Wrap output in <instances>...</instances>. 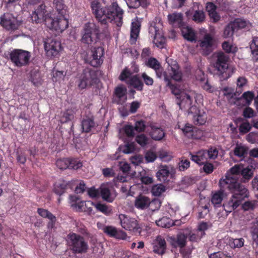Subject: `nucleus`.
Wrapping results in <instances>:
<instances>
[{"instance_id":"obj_1","label":"nucleus","mask_w":258,"mask_h":258,"mask_svg":"<svg viewBox=\"0 0 258 258\" xmlns=\"http://www.w3.org/2000/svg\"><path fill=\"white\" fill-rule=\"evenodd\" d=\"M91 8L96 19L101 25H104V29L107 28L108 22L113 23L117 27L121 26L124 12L117 2H113L110 6L101 8L100 3L94 0L91 2Z\"/></svg>"},{"instance_id":"obj_2","label":"nucleus","mask_w":258,"mask_h":258,"mask_svg":"<svg viewBox=\"0 0 258 258\" xmlns=\"http://www.w3.org/2000/svg\"><path fill=\"white\" fill-rule=\"evenodd\" d=\"M53 5L59 15L54 18L51 17H46L45 19V24L51 30H54L57 32H62L69 26V22L64 17L65 6L62 0H54Z\"/></svg>"},{"instance_id":"obj_3","label":"nucleus","mask_w":258,"mask_h":258,"mask_svg":"<svg viewBox=\"0 0 258 258\" xmlns=\"http://www.w3.org/2000/svg\"><path fill=\"white\" fill-rule=\"evenodd\" d=\"M242 166L235 165L227 171L225 178H221L219 181V186L223 190H240L244 188L248 190L244 185L238 181L240 177Z\"/></svg>"},{"instance_id":"obj_4","label":"nucleus","mask_w":258,"mask_h":258,"mask_svg":"<svg viewBox=\"0 0 258 258\" xmlns=\"http://www.w3.org/2000/svg\"><path fill=\"white\" fill-rule=\"evenodd\" d=\"M229 60V56L223 52H219L216 54L214 68L221 80H227L234 72L233 67L228 64Z\"/></svg>"},{"instance_id":"obj_5","label":"nucleus","mask_w":258,"mask_h":258,"mask_svg":"<svg viewBox=\"0 0 258 258\" xmlns=\"http://www.w3.org/2000/svg\"><path fill=\"white\" fill-rule=\"evenodd\" d=\"M66 241L70 249L74 254L85 253L89 249L88 242L85 238L73 232H71L67 235Z\"/></svg>"},{"instance_id":"obj_6","label":"nucleus","mask_w":258,"mask_h":258,"mask_svg":"<svg viewBox=\"0 0 258 258\" xmlns=\"http://www.w3.org/2000/svg\"><path fill=\"white\" fill-rule=\"evenodd\" d=\"M232 194L230 200L223 204V207L226 213H231L232 211L238 208L242 202L249 196V191L242 188L240 191L237 190H228Z\"/></svg>"},{"instance_id":"obj_7","label":"nucleus","mask_w":258,"mask_h":258,"mask_svg":"<svg viewBox=\"0 0 258 258\" xmlns=\"http://www.w3.org/2000/svg\"><path fill=\"white\" fill-rule=\"evenodd\" d=\"M100 31L99 27L95 23L90 22L85 24L81 32V41L86 44H91L98 38Z\"/></svg>"},{"instance_id":"obj_8","label":"nucleus","mask_w":258,"mask_h":258,"mask_svg":"<svg viewBox=\"0 0 258 258\" xmlns=\"http://www.w3.org/2000/svg\"><path fill=\"white\" fill-rule=\"evenodd\" d=\"M99 82L98 72L91 68L84 69L80 76L78 86L83 89L87 86L97 84Z\"/></svg>"},{"instance_id":"obj_9","label":"nucleus","mask_w":258,"mask_h":258,"mask_svg":"<svg viewBox=\"0 0 258 258\" xmlns=\"http://www.w3.org/2000/svg\"><path fill=\"white\" fill-rule=\"evenodd\" d=\"M10 59L17 67L28 65L31 56V53L21 49H15L9 54Z\"/></svg>"},{"instance_id":"obj_10","label":"nucleus","mask_w":258,"mask_h":258,"mask_svg":"<svg viewBox=\"0 0 258 258\" xmlns=\"http://www.w3.org/2000/svg\"><path fill=\"white\" fill-rule=\"evenodd\" d=\"M44 49L46 55L50 58L58 57L62 49L61 42L53 39H48L44 42Z\"/></svg>"},{"instance_id":"obj_11","label":"nucleus","mask_w":258,"mask_h":258,"mask_svg":"<svg viewBox=\"0 0 258 258\" xmlns=\"http://www.w3.org/2000/svg\"><path fill=\"white\" fill-rule=\"evenodd\" d=\"M0 25L7 30L15 31L18 29L21 23L12 14L6 13L0 17Z\"/></svg>"},{"instance_id":"obj_12","label":"nucleus","mask_w":258,"mask_h":258,"mask_svg":"<svg viewBox=\"0 0 258 258\" xmlns=\"http://www.w3.org/2000/svg\"><path fill=\"white\" fill-rule=\"evenodd\" d=\"M118 218L121 227L126 230L136 232L140 228L138 221L134 218L121 214Z\"/></svg>"},{"instance_id":"obj_13","label":"nucleus","mask_w":258,"mask_h":258,"mask_svg":"<svg viewBox=\"0 0 258 258\" xmlns=\"http://www.w3.org/2000/svg\"><path fill=\"white\" fill-rule=\"evenodd\" d=\"M91 55L88 58V63L92 67L97 68L103 61L104 49L102 47H94L91 50Z\"/></svg>"},{"instance_id":"obj_14","label":"nucleus","mask_w":258,"mask_h":258,"mask_svg":"<svg viewBox=\"0 0 258 258\" xmlns=\"http://www.w3.org/2000/svg\"><path fill=\"white\" fill-rule=\"evenodd\" d=\"M149 33L150 37L153 39V43L157 47L160 48L164 47L166 38L157 26H150L149 28Z\"/></svg>"},{"instance_id":"obj_15","label":"nucleus","mask_w":258,"mask_h":258,"mask_svg":"<svg viewBox=\"0 0 258 258\" xmlns=\"http://www.w3.org/2000/svg\"><path fill=\"white\" fill-rule=\"evenodd\" d=\"M178 128L182 130L184 134L188 138L195 139H199L203 136L202 131L197 130L194 126L188 123L181 126L178 124Z\"/></svg>"},{"instance_id":"obj_16","label":"nucleus","mask_w":258,"mask_h":258,"mask_svg":"<svg viewBox=\"0 0 258 258\" xmlns=\"http://www.w3.org/2000/svg\"><path fill=\"white\" fill-rule=\"evenodd\" d=\"M145 63L147 67L151 68L155 71L157 78H161L162 76L164 77L165 73L167 74L165 72H163L161 63L154 57H150L145 61Z\"/></svg>"},{"instance_id":"obj_17","label":"nucleus","mask_w":258,"mask_h":258,"mask_svg":"<svg viewBox=\"0 0 258 258\" xmlns=\"http://www.w3.org/2000/svg\"><path fill=\"white\" fill-rule=\"evenodd\" d=\"M46 17H50L46 14V6L44 4H41L32 13L31 20L37 24L40 23L42 21L45 22Z\"/></svg>"},{"instance_id":"obj_18","label":"nucleus","mask_w":258,"mask_h":258,"mask_svg":"<svg viewBox=\"0 0 258 258\" xmlns=\"http://www.w3.org/2000/svg\"><path fill=\"white\" fill-rule=\"evenodd\" d=\"M153 251L159 255L165 253L167 245L165 239L161 235H158L152 243Z\"/></svg>"},{"instance_id":"obj_19","label":"nucleus","mask_w":258,"mask_h":258,"mask_svg":"<svg viewBox=\"0 0 258 258\" xmlns=\"http://www.w3.org/2000/svg\"><path fill=\"white\" fill-rule=\"evenodd\" d=\"M81 128L83 133H89L93 132L98 124L94 121L93 116H86L81 121Z\"/></svg>"},{"instance_id":"obj_20","label":"nucleus","mask_w":258,"mask_h":258,"mask_svg":"<svg viewBox=\"0 0 258 258\" xmlns=\"http://www.w3.org/2000/svg\"><path fill=\"white\" fill-rule=\"evenodd\" d=\"M195 110V114L193 115L192 121L196 125H203L205 123L207 119V115L203 110H200L196 106L190 108V112Z\"/></svg>"},{"instance_id":"obj_21","label":"nucleus","mask_w":258,"mask_h":258,"mask_svg":"<svg viewBox=\"0 0 258 258\" xmlns=\"http://www.w3.org/2000/svg\"><path fill=\"white\" fill-rule=\"evenodd\" d=\"M73 187V182L72 181H68L63 179L59 180L55 183L53 191L56 194L61 196L64 194L68 189H72Z\"/></svg>"},{"instance_id":"obj_22","label":"nucleus","mask_w":258,"mask_h":258,"mask_svg":"<svg viewBox=\"0 0 258 258\" xmlns=\"http://www.w3.org/2000/svg\"><path fill=\"white\" fill-rule=\"evenodd\" d=\"M187 238V234L179 232L176 237L171 238V244L175 248H184L186 244Z\"/></svg>"},{"instance_id":"obj_23","label":"nucleus","mask_w":258,"mask_h":258,"mask_svg":"<svg viewBox=\"0 0 258 258\" xmlns=\"http://www.w3.org/2000/svg\"><path fill=\"white\" fill-rule=\"evenodd\" d=\"M192 97L186 92L182 93L180 97H178L176 103L179 105L180 109L189 108L192 107Z\"/></svg>"},{"instance_id":"obj_24","label":"nucleus","mask_w":258,"mask_h":258,"mask_svg":"<svg viewBox=\"0 0 258 258\" xmlns=\"http://www.w3.org/2000/svg\"><path fill=\"white\" fill-rule=\"evenodd\" d=\"M213 44V38L211 34H206L200 43V46L204 50L205 55H208L211 53Z\"/></svg>"},{"instance_id":"obj_25","label":"nucleus","mask_w":258,"mask_h":258,"mask_svg":"<svg viewBox=\"0 0 258 258\" xmlns=\"http://www.w3.org/2000/svg\"><path fill=\"white\" fill-rule=\"evenodd\" d=\"M100 194L104 201L109 203H112L117 196L115 190L113 188L109 189L106 187H102L100 188Z\"/></svg>"},{"instance_id":"obj_26","label":"nucleus","mask_w":258,"mask_h":258,"mask_svg":"<svg viewBox=\"0 0 258 258\" xmlns=\"http://www.w3.org/2000/svg\"><path fill=\"white\" fill-rule=\"evenodd\" d=\"M70 204L71 208L77 212H82L85 210V201H81L79 196L70 195L69 197Z\"/></svg>"},{"instance_id":"obj_27","label":"nucleus","mask_w":258,"mask_h":258,"mask_svg":"<svg viewBox=\"0 0 258 258\" xmlns=\"http://www.w3.org/2000/svg\"><path fill=\"white\" fill-rule=\"evenodd\" d=\"M126 89L125 88L121 86H118L114 89V94L116 98L114 100V102L117 104H122L126 100Z\"/></svg>"},{"instance_id":"obj_28","label":"nucleus","mask_w":258,"mask_h":258,"mask_svg":"<svg viewBox=\"0 0 258 258\" xmlns=\"http://www.w3.org/2000/svg\"><path fill=\"white\" fill-rule=\"evenodd\" d=\"M150 199L143 195L137 196L135 201V207L140 210L146 209L150 206Z\"/></svg>"},{"instance_id":"obj_29","label":"nucleus","mask_w":258,"mask_h":258,"mask_svg":"<svg viewBox=\"0 0 258 258\" xmlns=\"http://www.w3.org/2000/svg\"><path fill=\"white\" fill-rule=\"evenodd\" d=\"M170 171L169 167L167 165H161L156 173V176L158 180L165 183L169 181Z\"/></svg>"},{"instance_id":"obj_30","label":"nucleus","mask_w":258,"mask_h":258,"mask_svg":"<svg viewBox=\"0 0 258 258\" xmlns=\"http://www.w3.org/2000/svg\"><path fill=\"white\" fill-rule=\"evenodd\" d=\"M150 127L151 128L150 135L152 139L160 141L164 137L165 133L161 127L157 126L155 124H151Z\"/></svg>"},{"instance_id":"obj_31","label":"nucleus","mask_w":258,"mask_h":258,"mask_svg":"<svg viewBox=\"0 0 258 258\" xmlns=\"http://www.w3.org/2000/svg\"><path fill=\"white\" fill-rule=\"evenodd\" d=\"M169 24L181 28L183 26V16L181 13H172L168 15Z\"/></svg>"},{"instance_id":"obj_32","label":"nucleus","mask_w":258,"mask_h":258,"mask_svg":"<svg viewBox=\"0 0 258 258\" xmlns=\"http://www.w3.org/2000/svg\"><path fill=\"white\" fill-rule=\"evenodd\" d=\"M170 75L171 78L176 81H180L182 79V74L179 69V66L176 61H174L170 65Z\"/></svg>"},{"instance_id":"obj_33","label":"nucleus","mask_w":258,"mask_h":258,"mask_svg":"<svg viewBox=\"0 0 258 258\" xmlns=\"http://www.w3.org/2000/svg\"><path fill=\"white\" fill-rule=\"evenodd\" d=\"M126 84L139 91H142L144 83L140 79L138 75H133L126 81Z\"/></svg>"},{"instance_id":"obj_34","label":"nucleus","mask_w":258,"mask_h":258,"mask_svg":"<svg viewBox=\"0 0 258 258\" xmlns=\"http://www.w3.org/2000/svg\"><path fill=\"white\" fill-rule=\"evenodd\" d=\"M141 24L138 21L132 23L130 35V43L131 44H135L140 31Z\"/></svg>"},{"instance_id":"obj_35","label":"nucleus","mask_w":258,"mask_h":258,"mask_svg":"<svg viewBox=\"0 0 258 258\" xmlns=\"http://www.w3.org/2000/svg\"><path fill=\"white\" fill-rule=\"evenodd\" d=\"M190 155L191 160L199 165H203L207 162L208 158L206 150H201L195 155L192 154H190Z\"/></svg>"},{"instance_id":"obj_36","label":"nucleus","mask_w":258,"mask_h":258,"mask_svg":"<svg viewBox=\"0 0 258 258\" xmlns=\"http://www.w3.org/2000/svg\"><path fill=\"white\" fill-rule=\"evenodd\" d=\"M183 37L190 42L196 41V34L193 29L188 26H182L181 28Z\"/></svg>"},{"instance_id":"obj_37","label":"nucleus","mask_w":258,"mask_h":258,"mask_svg":"<svg viewBox=\"0 0 258 258\" xmlns=\"http://www.w3.org/2000/svg\"><path fill=\"white\" fill-rule=\"evenodd\" d=\"M30 80L35 86L42 84V77L39 70L33 69L30 73Z\"/></svg>"},{"instance_id":"obj_38","label":"nucleus","mask_w":258,"mask_h":258,"mask_svg":"<svg viewBox=\"0 0 258 258\" xmlns=\"http://www.w3.org/2000/svg\"><path fill=\"white\" fill-rule=\"evenodd\" d=\"M164 79L167 83V86L171 89L172 93L176 96V100L178 99V97H180L182 93H185V92L182 91L179 89L176 85L172 84L171 80L168 78L167 74L165 73Z\"/></svg>"},{"instance_id":"obj_39","label":"nucleus","mask_w":258,"mask_h":258,"mask_svg":"<svg viewBox=\"0 0 258 258\" xmlns=\"http://www.w3.org/2000/svg\"><path fill=\"white\" fill-rule=\"evenodd\" d=\"M252 58L255 61H258V37L254 36L250 43Z\"/></svg>"},{"instance_id":"obj_40","label":"nucleus","mask_w":258,"mask_h":258,"mask_svg":"<svg viewBox=\"0 0 258 258\" xmlns=\"http://www.w3.org/2000/svg\"><path fill=\"white\" fill-rule=\"evenodd\" d=\"M221 190L216 192L212 196L211 202L215 207H218L221 204L223 199V192L227 189L223 190L221 187Z\"/></svg>"},{"instance_id":"obj_41","label":"nucleus","mask_w":258,"mask_h":258,"mask_svg":"<svg viewBox=\"0 0 258 258\" xmlns=\"http://www.w3.org/2000/svg\"><path fill=\"white\" fill-rule=\"evenodd\" d=\"M68 169L77 170L82 167L83 164L81 161L76 158H68Z\"/></svg>"},{"instance_id":"obj_42","label":"nucleus","mask_w":258,"mask_h":258,"mask_svg":"<svg viewBox=\"0 0 258 258\" xmlns=\"http://www.w3.org/2000/svg\"><path fill=\"white\" fill-rule=\"evenodd\" d=\"M157 226L162 228H170L173 225L172 220L167 217H163L158 220L156 221Z\"/></svg>"},{"instance_id":"obj_43","label":"nucleus","mask_w":258,"mask_h":258,"mask_svg":"<svg viewBox=\"0 0 258 258\" xmlns=\"http://www.w3.org/2000/svg\"><path fill=\"white\" fill-rule=\"evenodd\" d=\"M244 239L243 238H230L228 240V244L232 248L241 247L244 245Z\"/></svg>"},{"instance_id":"obj_44","label":"nucleus","mask_w":258,"mask_h":258,"mask_svg":"<svg viewBox=\"0 0 258 258\" xmlns=\"http://www.w3.org/2000/svg\"><path fill=\"white\" fill-rule=\"evenodd\" d=\"M192 19L197 23H202L205 21V14L203 10H196L192 15Z\"/></svg>"},{"instance_id":"obj_45","label":"nucleus","mask_w":258,"mask_h":258,"mask_svg":"<svg viewBox=\"0 0 258 258\" xmlns=\"http://www.w3.org/2000/svg\"><path fill=\"white\" fill-rule=\"evenodd\" d=\"M235 31L236 30L232 22H230L225 27L223 36L224 38L232 37Z\"/></svg>"},{"instance_id":"obj_46","label":"nucleus","mask_w":258,"mask_h":258,"mask_svg":"<svg viewBox=\"0 0 258 258\" xmlns=\"http://www.w3.org/2000/svg\"><path fill=\"white\" fill-rule=\"evenodd\" d=\"M37 213L38 214L44 218H47L49 220H54L55 216L46 209L43 208H38Z\"/></svg>"},{"instance_id":"obj_47","label":"nucleus","mask_w":258,"mask_h":258,"mask_svg":"<svg viewBox=\"0 0 258 258\" xmlns=\"http://www.w3.org/2000/svg\"><path fill=\"white\" fill-rule=\"evenodd\" d=\"M251 234L253 241L258 244V220L253 223L251 228Z\"/></svg>"},{"instance_id":"obj_48","label":"nucleus","mask_w":258,"mask_h":258,"mask_svg":"<svg viewBox=\"0 0 258 258\" xmlns=\"http://www.w3.org/2000/svg\"><path fill=\"white\" fill-rule=\"evenodd\" d=\"M165 191V187L162 184L154 185L151 189L153 195L155 196H160Z\"/></svg>"},{"instance_id":"obj_49","label":"nucleus","mask_w":258,"mask_h":258,"mask_svg":"<svg viewBox=\"0 0 258 258\" xmlns=\"http://www.w3.org/2000/svg\"><path fill=\"white\" fill-rule=\"evenodd\" d=\"M68 158H59L56 160L55 165L60 170L68 169Z\"/></svg>"},{"instance_id":"obj_50","label":"nucleus","mask_w":258,"mask_h":258,"mask_svg":"<svg viewBox=\"0 0 258 258\" xmlns=\"http://www.w3.org/2000/svg\"><path fill=\"white\" fill-rule=\"evenodd\" d=\"M74 117V112L72 110L68 109L65 111L61 118V121L62 123H66L72 120Z\"/></svg>"},{"instance_id":"obj_51","label":"nucleus","mask_w":258,"mask_h":258,"mask_svg":"<svg viewBox=\"0 0 258 258\" xmlns=\"http://www.w3.org/2000/svg\"><path fill=\"white\" fill-rule=\"evenodd\" d=\"M223 49L227 53H235L237 51V48L232 46L228 41H224L222 44Z\"/></svg>"},{"instance_id":"obj_52","label":"nucleus","mask_w":258,"mask_h":258,"mask_svg":"<svg viewBox=\"0 0 258 258\" xmlns=\"http://www.w3.org/2000/svg\"><path fill=\"white\" fill-rule=\"evenodd\" d=\"M254 98V94L252 91L245 92L242 95L241 99L245 100V103L247 105H249Z\"/></svg>"},{"instance_id":"obj_53","label":"nucleus","mask_w":258,"mask_h":258,"mask_svg":"<svg viewBox=\"0 0 258 258\" xmlns=\"http://www.w3.org/2000/svg\"><path fill=\"white\" fill-rule=\"evenodd\" d=\"M104 232L110 237H117V231L115 227L112 226H106L103 228Z\"/></svg>"},{"instance_id":"obj_54","label":"nucleus","mask_w":258,"mask_h":258,"mask_svg":"<svg viewBox=\"0 0 258 258\" xmlns=\"http://www.w3.org/2000/svg\"><path fill=\"white\" fill-rule=\"evenodd\" d=\"M242 176V178L244 179V180H249L252 176V170L248 168H243L242 166V168L241 170V172L240 174V177Z\"/></svg>"},{"instance_id":"obj_55","label":"nucleus","mask_w":258,"mask_h":258,"mask_svg":"<svg viewBox=\"0 0 258 258\" xmlns=\"http://www.w3.org/2000/svg\"><path fill=\"white\" fill-rule=\"evenodd\" d=\"M135 131L137 132L141 133L144 132L146 125V121L144 120H140L136 121L135 126H134Z\"/></svg>"},{"instance_id":"obj_56","label":"nucleus","mask_w":258,"mask_h":258,"mask_svg":"<svg viewBox=\"0 0 258 258\" xmlns=\"http://www.w3.org/2000/svg\"><path fill=\"white\" fill-rule=\"evenodd\" d=\"M132 75V73L127 69H124L120 73L119 79L121 81H125L126 83L127 80H128L131 77Z\"/></svg>"},{"instance_id":"obj_57","label":"nucleus","mask_w":258,"mask_h":258,"mask_svg":"<svg viewBox=\"0 0 258 258\" xmlns=\"http://www.w3.org/2000/svg\"><path fill=\"white\" fill-rule=\"evenodd\" d=\"M96 208L99 211L101 212L105 215H109L111 210L106 205L98 203L95 205Z\"/></svg>"},{"instance_id":"obj_58","label":"nucleus","mask_w":258,"mask_h":258,"mask_svg":"<svg viewBox=\"0 0 258 258\" xmlns=\"http://www.w3.org/2000/svg\"><path fill=\"white\" fill-rule=\"evenodd\" d=\"M190 166L189 161L185 159L184 157H182L180 162L178 163V168L180 171H184L186 170Z\"/></svg>"},{"instance_id":"obj_59","label":"nucleus","mask_w":258,"mask_h":258,"mask_svg":"<svg viewBox=\"0 0 258 258\" xmlns=\"http://www.w3.org/2000/svg\"><path fill=\"white\" fill-rule=\"evenodd\" d=\"M234 24L236 31L239 29H243L246 27L247 24V21L241 19H238L232 22Z\"/></svg>"},{"instance_id":"obj_60","label":"nucleus","mask_w":258,"mask_h":258,"mask_svg":"<svg viewBox=\"0 0 258 258\" xmlns=\"http://www.w3.org/2000/svg\"><path fill=\"white\" fill-rule=\"evenodd\" d=\"M148 138L144 134L138 135L136 137V141L142 147H145L148 144Z\"/></svg>"},{"instance_id":"obj_61","label":"nucleus","mask_w":258,"mask_h":258,"mask_svg":"<svg viewBox=\"0 0 258 258\" xmlns=\"http://www.w3.org/2000/svg\"><path fill=\"white\" fill-rule=\"evenodd\" d=\"M246 140L252 144L258 143V132H250L246 136Z\"/></svg>"},{"instance_id":"obj_62","label":"nucleus","mask_w":258,"mask_h":258,"mask_svg":"<svg viewBox=\"0 0 258 258\" xmlns=\"http://www.w3.org/2000/svg\"><path fill=\"white\" fill-rule=\"evenodd\" d=\"M246 153V149L243 146H236L234 150V154L239 157H243Z\"/></svg>"},{"instance_id":"obj_63","label":"nucleus","mask_w":258,"mask_h":258,"mask_svg":"<svg viewBox=\"0 0 258 258\" xmlns=\"http://www.w3.org/2000/svg\"><path fill=\"white\" fill-rule=\"evenodd\" d=\"M145 158L147 162H152L156 159L157 156L155 152L149 150L146 153Z\"/></svg>"},{"instance_id":"obj_64","label":"nucleus","mask_w":258,"mask_h":258,"mask_svg":"<svg viewBox=\"0 0 258 258\" xmlns=\"http://www.w3.org/2000/svg\"><path fill=\"white\" fill-rule=\"evenodd\" d=\"M251 126L248 121L242 122L239 127L240 133L242 134H246L248 133L251 129Z\"/></svg>"}]
</instances>
